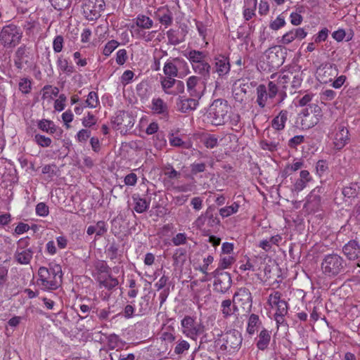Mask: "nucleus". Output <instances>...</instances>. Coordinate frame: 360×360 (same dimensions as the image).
I'll use <instances>...</instances> for the list:
<instances>
[{
  "mask_svg": "<svg viewBox=\"0 0 360 360\" xmlns=\"http://www.w3.org/2000/svg\"><path fill=\"white\" fill-rule=\"evenodd\" d=\"M113 355L117 358V360H136L135 354L127 352V349L120 352L119 354H111L110 355V360H114Z\"/></svg>",
  "mask_w": 360,
  "mask_h": 360,
  "instance_id": "obj_51",
  "label": "nucleus"
},
{
  "mask_svg": "<svg viewBox=\"0 0 360 360\" xmlns=\"http://www.w3.org/2000/svg\"><path fill=\"white\" fill-rule=\"evenodd\" d=\"M96 271L101 274H110L111 269L104 260H98L95 264Z\"/></svg>",
  "mask_w": 360,
  "mask_h": 360,
  "instance_id": "obj_55",
  "label": "nucleus"
},
{
  "mask_svg": "<svg viewBox=\"0 0 360 360\" xmlns=\"http://www.w3.org/2000/svg\"><path fill=\"white\" fill-rule=\"evenodd\" d=\"M192 68L196 74L200 75L205 82L210 78L212 66L206 60L195 65Z\"/></svg>",
  "mask_w": 360,
  "mask_h": 360,
  "instance_id": "obj_25",
  "label": "nucleus"
},
{
  "mask_svg": "<svg viewBox=\"0 0 360 360\" xmlns=\"http://www.w3.org/2000/svg\"><path fill=\"white\" fill-rule=\"evenodd\" d=\"M276 77V84L283 89H287L288 84H290L292 89H296L301 86L302 82V73L295 67L285 70L279 75L273 74L271 75V79Z\"/></svg>",
  "mask_w": 360,
  "mask_h": 360,
  "instance_id": "obj_3",
  "label": "nucleus"
},
{
  "mask_svg": "<svg viewBox=\"0 0 360 360\" xmlns=\"http://www.w3.org/2000/svg\"><path fill=\"white\" fill-rule=\"evenodd\" d=\"M182 333L187 338L196 340L198 335L205 332V326L197 323L195 319L191 316H185L181 321Z\"/></svg>",
  "mask_w": 360,
  "mask_h": 360,
  "instance_id": "obj_6",
  "label": "nucleus"
},
{
  "mask_svg": "<svg viewBox=\"0 0 360 360\" xmlns=\"http://www.w3.org/2000/svg\"><path fill=\"white\" fill-rule=\"evenodd\" d=\"M37 127L40 130L50 134L56 133L58 129L53 121L46 119L39 120Z\"/></svg>",
  "mask_w": 360,
  "mask_h": 360,
  "instance_id": "obj_35",
  "label": "nucleus"
},
{
  "mask_svg": "<svg viewBox=\"0 0 360 360\" xmlns=\"http://www.w3.org/2000/svg\"><path fill=\"white\" fill-rule=\"evenodd\" d=\"M307 32L302 27L292 29L290 31L286 32L285 34H283L282 39H281V42L285 45L289 44L295 39L301 40L302 39H304L307 37Z\"/></svg>",
  "mask_w": 360,
  "mask_h": 360,
  "instance_id": "obj_21",
  "label": "nucleus"
},
{
  "mask_svg": "<svg viewBox=\"0 0 360 360\" xmlns=\"http://www.w3.org/2000/svg\"><path fill=\"white\" fill-rule=\"evenodd\" d=\"M224 343L221 348L229 352L238 350L240 348L243 342L241 333L237 330L227 331L223 338Z\"/></svg>",
  "mask_w": 360,
  "mask_h": 360,
  "instance_id": "obj_11",
  "label": "nucleus"
},
{
  "mask_svg": "<svg viewBox=\"0 0 360 360\" xmlns=\"http://www.w3.org/2000/svg\"><path fill=\"white\" fill-rule=\"evenodd\" d=\"M22 33L16 25L4 26L0 32V40L5 47L15 46L21 40Z\"/></svg>",
  "mask_w": 360,
  "mask_h": 360,
  "instance_id": "obj_7",
  "label": "nucleus"
},
{
  "mask_svg": "<svg viewBox=\"0 0 360 360\" xmlns=\"http://www.w3.org/2000/svg\"><path fill=\"white\" fill-rule=\"evenodd\" d=\"M95 231L96 236H103L108 231L106 223L104 221H99L95 225Z\"/></svg>",
  "mask_w": 360,
  "mask_h": 360,
  "instance_id": "obj_63",
  "label": "nucleus"
},
{
  "mask_svg": "<svg viewBox=\"0 0 360 360\" xmlns=\"http://www.w3.org/2000/svg\"><path fill=\"white\" fill-rule=\"evenodd\" d=\"M167 37L168 38V43L171 45L176 46L183 41V40L179 38V32L172 29L167 32Z\"/></svg>",
  "mask_w": 360,
  "mask_h": 360,
  "instance_id": "obj_47",
  "label": "nucleus"
},
{
  "mask_svg": "<svg viewBox=\"0 0 360 360\" xmlns=\"http://www.w3.org/2000/svg\"><path fill=\"white\" fill-rule=\"evenodd\" d=\"M214 211L215 208L213 206L208 207L205 211V217H207V225L210 227H214L220 224V219Z\"/></svg>",
  "mask_w": 360,
  "mask_h": 360,
  "instance_id": "obj_36",
  "label": "nucleus"
},
{
  "mask_svg": "<svg viewBox=\"0 0 360 360\" xmlns=\"http://www.w3.org/2000/svg\"><path fill=\"white\" fill-rule=\"evenodd\" d=\"M169 143L172 146L182 147L184 148H189L191 145L182 141L181 139L177 136H174L173 134L169 137Z\"/></svg>",
  "mask_w": 360,
  "mask_h": 360,
  "instance_id": "obj_56",
  "label": "nucleus"
},
{
  "mask_svg": "<svg viewBox=\"0 0 360 360\" xmlns=\"http://www.w3.org/2000/svg\"><path fill=\"white\" fill-rule=\"evenodd\" d=\"M169 278L165 274L155 283V287L157 290H164L165 288H169Z\"/></svg>",
  "mask_w": 360,
  "mask_h": 360,
  "instance_id": "obj_59",
  "label": "nucleus"
},
{
  "mask_svg": "<svg viewBox=\"0 0 360 360\" xmlns=\"http://www.w3.org/2000/svg\"><path fill=\"white\" fill-rule=\"evenodd\" d=\"M164 174L169 179H178L181 177V173L174 169L172 165L167 164L163 168Z\"/></svg>",
  "mask_w": 360,
  "mask_h": 360,
  "instance_id": "obj_49",
  "label": "nucleus"
},
{
  "mask_svg": "<svg viewBox=\"0 0 360 360\" xmlns=\"http://www.w3.org/2000/svg\"><path fill=\"white\" fill-rule=\"evenodd\" d=\"M29 48L26 45L22 44L18 47L15 53L14 65L18 69L21 70L24 64H27L28 61L26 60L29 56Z\"/></svg>",
  "mask_w": 360,
  "mask_h": 360,
  "instance_id": "obj_22",
  "label": "nucleus"
},
{
  "mask_svg": "<svg viewBox=\"0 0 360 360\" xmlns=\"http://www.w3.org/2000/svg\"><path fill=\"white\" fill-rule=\"evenodd\" d=\"M360 192V187L357 183H351L342 189V194L348 198H355Z\"/></svg>",
  "mask_w": 360,
  "mask_h": 360,
  "instance_id": "obj_41",
  "label": "nucleus"
},
{
  "mask_svg": "<svg viewBox=\"0 0 360 360\" xmlns=\"http://www.w3.org/2000/svg\"><path fill=\"white\" fill-rule=\"evenodd\" d=\"M152 110L159 115H167L168 106L167 103L160 98H153L152 100Z\"/></svg>",
  "mask_w": 360,
  "mask_h": 360,
  "instance_id": "obj_32",
  "label": "nucleus"
},
{
  "mask_svg": "<svg viewBox=\"0 0 360 360\" xmlns=\"http://www.w3.org/2000/svg\"><path fill=\"white\" fill-rule=\"evenodd\" d=\"M19 89L22 94H29L31 91V82L27 78L21 79L19 82Z\"/></svg>",
  "mask_w": 360,
  "mask_h": 360,
  "instance_id": "obj_64",
  "label": "nucleus"
},
{
  "mask_svg": "<svg viewBox=\"0 0 360 360\" xmlns=\"http://www.w3.org/2000/svg\"><path fill=\"white\" fill-rule=\"evenodd\" d=\"M29 241V238H20L18 241L16 250L14 253L13 257L20 264H28L32 259L34 252L31 248H27L30 245Z\"/></svg>",
  "mask_w": 360,
  "mask_h": 360,
  "instance_id": "obj_9",
  "label": "nucleus"
},
{
  "mask_svg": "<svg viewBox=\"0 0 360 360\" xmlns=\"http://www.w3.org/2000/svg\"><path fill=\"white\" fill-rule=\"evenodd\" d=\"M38 275L37 283L42 290H56L62 283V268L57 264H51L49 268L41 266L38 270Z\"/></svg>",
  "mask_w": 360,
  "mask_h": 360,
  "instance_id": "obj_1",
  "label": "nucleus"
},
{
  "mask_svg": "<svg viewBox=\"0 0 360 360\" xmlns=\"http://www.w3.org/2000/svg\"><path fill=\"white\" fill-rule=\"evenodd\" d=\"M118 284V280L112 277L111 274H108L106 278L99 281L100 286L104 287L109 290L114 289Z\"/></svg>",
  "mask_w": 360,
  "mask_h": 360,
  "instance_id": "obj_43",
  "label": "nucleus"
},
{
  "mask_svg": "<svg viewBox=\"0 0 360 360\" xmlns=\"http://www.w3.org/2000/svg\"><path fill=\"white\" fill-rule=\"evenodd\" d=\"M173 265L174 266H182L186 259V250L184 248H177L173 256Z\"/></svg>",
  "mask_w": 360,
  "mask_h": 360,
  "instance_id": "obj_38",
  "label": "nucleus"
},
{
  "mask_svg": "<svg viewBox=\"0 0 360 360\" xmlns=\"http://www.w3.org/2000/svg\"><path fill=\"white\" fill-rule=\"evenodd\" d=\"M321 195H316L314 193H310L307 196L304 207L311 212H316L321 207Z\"/></svg>",
  "mask_w": 360,
  "mask_h": 360,
  "instance_id": "obj_29",
  "label": "nucleus"
},
{
  "mask_svg": "<svg viewBox=\"0 0 360 360\" xmlns=\"http://www.w3.org/2000/svg\"><path fill=\"white\" fill-rule=\"evenodd\" d=\"M135 122L134 117L127 112L120 111L115 120V123L119 126V129L127 131L131 129Z\"/></svg>",
  "mask_w": 360,
  "mask_h": 360,
  "instance_id": "obj_19",
  "label": "nucleus"
},
{
  "mask_svg": "<svg viewBox=\"0 0 360 360\" xmlns=\"http://www.w3.org/2000/svg\"><path fill=\"white\" fill-rule=\"evenodd\" d=\"M118 46L119 43L116 40L109 41L103 50V54L109 56Z\"/></svg>",
  "mask_w": 360,
  "mask_h": 360,
  "instance_id": "obj_58",
  "label": "nucleus"
},
{
  "mask_svg": "<svg viewBox=\"0 0 360 360\" xmlns=\"http://www.w3.org/2000/svg\"><path fill=\"white\" fill-rule=\"evenodd\" d=\"M190 349V344L185 340H179L174 347V353L180 355Z\"/></svg>",
  "mask_w": 360,
  "mask_h": 360,
  "instance_id": "obj_50",
  "label": "nucleus"
},
{
  "mask_svg": "<svg viewBox=\"0 0 360 360\" xmlns=\"http://www.w3.org/2000/svg\"><path fill=\"white\" fill-rule=\"evenodd\" d=\"M105 6L104 0H83V15L88 20H96L100 18Z\"/></svg>",
  "mask_w": 360,
  "mask_h": 360,
  "instance_id": "obj_8",
  "label": "nucleus"
},
{
  "mask_svg": "<svg viewBox=\"0 0 360 360\" xmlns=\"http://www.w3.org/2000/svg\"><path fill=\"white\" fill-rule=\"evenodd\" d=\"M213 72L217 73L221 78L226 76L231 70L229 58L224 55H219L214 58Z\"/></svg>",
  "mask_w": 360,
  "mask_h": 360,
  "instance_id": "obj_14",
  "label": "nucleus"
},
{
  "mask_svg": "<svg viewBox=\"0 0 360 360\" xmlns=\"http://www.w3.org/2000/svg\"><path fill=\"white\" fill-rule=\"evenodd\" d=\"M132 199L135 203L134 210L138 213L146 212L150 206V200L141 198L139 195L134 194Z\"/></svg>",
  "mask_w": 360,
  "mask_h": 360,
  "instance_id": "obj_33",
  "label": "nucleus"
},
{
  "mask_svg": "<svg viewBox=\"0 0 360 360\" xmlns=\"http://www.w3.org/2000/svg\"><path fill=\"white\" fill-rule=\"evenodd\" d=\"M260 323L261 322L259 321V316L252 314L249 317L247 333L251 335H253Z\"/></svg>",
  "mask_w": 360,
  "mask_h": 360,
  "instance_id": "obj_42",
  "label": "nucleus"
},
{
  "mask_svg": "<svg viewBox=\"0 0 360 360\" xmlns=\"http://www.w3.org/2000/svg\"><path fill=\"white\" fill-rule=\"evenodd\" d=\"M200 77L197 76H191L187 79L186 86L189 96L200 98L203 92L201 86L199 85Z\"/></svg>",
  "mask_w": 360,
  "mask_h": 360,
  "instance_id": "obj_20",
  "label": "nucleus"
},
{
  "mask_svg": "<svg viewBox=\"0 0 360 360\" xmlns=\"http://www.w3.org/2000/svg\"><path fill=\"white\" fill-rule=\"evenodd\" d=\"M278 93V86L274 81H269L267 86L264 84H259L256 88V103L262 109L264 108L271 101L276 98Z\"/></svg>",
  "mask_w": 360,
  "mask_h": 360,
  "instance_id": "obj_5",
  "label": "nucleus"
},
{
  "mask_svg": "<svg viewBox=\"0 0 360 360\" xmlns=\"http://www.w3.org/2000/svg\"><path fill=\"white\" fill-rule=\"evenodd\" d=\"M108 346L109 349H114L120 346H124L125 342L122 341L118 335L115 334H110L107 338Z\"/></svg>",
  "mask_w": 360,
  "mask_h": 360,
  "instance_id": "obj_46",
  "label": "nucleus"
},
{
  "mask_svg": "<svg viewBox=\"0 0 360 360\" xmlns=\"http://www.w3.org/2000/svg\"><path fill=\"white\" fill-rule=\"evenodd\" d=\"M200 99L195 97L179 96L176 101L177 109L182 113H188L195 110L199 105Z\"/></svg>",
  "mask_w": 360,
  "mask_h": 360,
  "instance_id": "obj_15",
  "label": "nucleus"
},
{
  "mask_svg": "<svg viewBox=\"0 0 360 360\" xmlns=\"http://www.w3.org/2000/svg\"><path fill=\"white\" fill-rule=\"evenodd\" d=\"M281 293L274 292L269 296L268 302L273 307H276V314L285 315L288 312L287 302L281 299Z\"/></svg>",
  "mask_w": 360,
  "mask_h": 360,
  "instance_id": "obj_17",
  "label": "nucleus"
},
{
  "mask_svg": "<svg viewBox=\"0 0 360 360\" xmlns=\"http://www.w3.org/2000/svg\"><path fill=\"white\" fill-rule=\"evenodd\" d=\"M266 63L269 69H278L285 60V53L281 46H273L268 49L266 52Z\"/></svg>",
  "mask_w": 360,
  "mask_h": 360,
  "instance_id": "obj_10",
  "label": "nucleus"
},
{
  "mask_svg": "<svg viewBox=\"0 0 360 360\" xmlns=\"http://www.w3.org/2000/svg\"><path fill=\"white\" fill-rule=\"evenodd\" d=\"M280 143L278 141H270L269 139H262L259 146L262 150L275 152L278 150Z\"/></svg>",
  "mask_w": 360,
  "mask_h": 360,
  "instance_id": "obj_44",
  "label": "nucleus"
},
{
  "mask_svg": "<svg viewBox=\"0 0 360 360\" xmlns=\"http://www.w3.org/2000/svg\"><path fill=\"white\" fill-rule=\"evenodd\" d=\"M335 134L333 138L334 148L340 150L342 149L349 141V133L347 127L343 124H338L335 126Z\"/></svg>",
  "mask_w": 360,
  "mask_h": 360,
  "instance_id": "obj_12",
  "label": "nucleus"
},
{
  "mask_svg": "<svg viewBox=\"0 0 360 360\" xmlns=\"http://www.w3.org/2000/svg\"><path fill=\"white\" fill-rule=\"evenodd\" d=\"M52 6L58 10L62 11L70 6L71 0H49Z\"/></svg>",
  "mask_w": 360,
  "mask_h": 360,
  "instance_id": "obj_53",
  "label": "nucleus"
},
{
  "mask_svg": "<svg viewBox=\"0 0 360 360\" xmlns=\"http://www.w3.org/2000/svg\"><path fill=\"white\" fill-rule=\"evenodd\" d=\"M64 39L62 35H57L53 41V49L56 53H60L63 50Z\"/></svg>",
  "mask_w": 360,
  "mask_h": 360,
  "instance_id": "obj_62",
  "label": "nucleus"
},
{
  "mask_svg": "<svg viewBox=\"0 0 360 360\" xmlns=\"http://www.w3.org/2000/svg\"><path fill=\"white\" fill-rule=\"evenodd\" d=\"M346 266V262L341 256L332 253L324 256L321 268L325 276L335 277L345 271Z\"/></svg>",
  "mask_w": 360,
  "mask_h": 360,
  "instance_id": "obj_2",
  "label": "nucleus"
},
{
  "mask_svg": "<svg viewBox=\"0 0 360 360\" xmlns=\"http://www.w3.org/2000/svg\"><path fill=\"white\" fill-rule=\"evenodd\" d=\"M185 56L191 62L192 68L195 65L203 62L207 58L205 52L197 50H191L187 54H185Z\"/></svg>",
  "mask_w": 360,
  "mask_h": 360,
  "instance_id": "obj_28",
  "label": "nucleus"
},
{
  "mask_svg": "<svg viewBox=\"0 0 360 360\" xmlns=\"http://www.w3.org/2000/svg\"><path fill=\"white\" fill-rule=\"evenodd\" d=\"M232 279L231 274L228 272L221 274L217 279H214V289L215 291L224 294L231 287Z\"/></svg>",
  "mask_w": 360,
  "mask_h": 360,
  "instance_id": "obj_16",
  "label": "nucleus"
},
{
  "mask_svg": "<svg viewBox=\"0 0 360 360\" xmlns=\"http://www.w3.org/2000/svg\"><path fill=\"white\" fill-rule=\"evenodd\" d=\"M99 103L98 96L96 92L91 91L87 96L84 107L96 108Z\"/></svg>",
  "mask_w": 360,
  "mask_h": 360,
  "instance_id": "obj_48",
  "label": "nucleus"
},
{
  "mask_svg": "<svg viewBox=\"0 0 360 360\" xmlns=\"http://www.w3.org/2000/svg\"><path fill=\"white\" fill-rule=\"evenodd\" d=\"M305 138L302 135H297L291 138L288 142V146L289 148L295 149L297 146L304 142Z\"/></svg>",
  "mask_w": 360,
  "mask_h": 360,
  "instance_id": "obj_60",
  "label": "nucleus"
},
{
  "mask_svg": "<svg viewBox=\"0 0 360 360\" xmlns=\"http://www.w3.org/2000/svg\"><path fill=\"white\" fill-rule=\"evenodd\" d=\"M233 302L236 306L240 305L245 311H250L252 307V297L249 289L239 288L233 295Z\"/></svg>",
  "mask_w": 360,
  "mask_h": 360,
  "instance_id": "obj_13",
  "label": "nucleus"
},
{
  "mask_svg": "<svg viewBox=\"0 0 360 360\" xmlns=\"http://www.w3.org/2000/svg\"><path fill=\"white\" fill-rule=\"evenodd\" d=\"M318 122V119L315 116L311 115L310 117H304L301 119V125L302 129H308L313 127Z\"/></svg>",
  "mask_w": 360,
  "mask_h": 360,
  "instance_id": "obj_54",
  "label": "nucleus"
},
{
  "mask_svg": "<svg viewBox=\"0 0 360 360\" xmlns=\"http://www.w3.org/2000/svg\"><path fill=\"white\" fill-rule=\"evenodd\" d=\"M288 112L286 110H282L279 112L271 121V127L276 131H281L285 128L288 120Z\"/></svg>",
  "mask_w": 360,
  "mask_h": 360,
  "instance_id": "obj_27",
  "label": "nucleus"
},
{
  "mask_svg": "<svg viewBox=\"0 0 360 360\" xmlns=\"http://www.w3.org/2000/svg\"><path fill=\"white\" fill-rule=\"evenodd\" d=\"M342 252L349 260L360 258V245L356 240H350L342 247Z\"/></svg>",
  "mask_w": 360,
  "mask_h": 360,
  "instance_id": "obj_18",
  "label": "nucleus"
},
{
  "mask_svg": "<svg viewBox=\"0 0 360 360\" xmlns=\"http://www.w3.org/2000/svg\"><path fill=\"white\" fill-rule=\"evenodd\" d=\"M337 70L331 64L321 65L317 69L318 77L321 82L326 83L332 79L331 77L336 74Z\"/></svg>",
  "mask_w": 360,
  "mask_h": 360,
  "instance_id": "obj_23",
  "label": "nucleus"
},
{
  "mask_svg": "<svg viewBox=\"0 0 360 360\" xmlns=\"http://www.w3.org/2000/svg\"><path fill=\"white\" fill-rule=\"evenodd\" d=\"M229 108L227 101L222 98L215 99L209 108V117L212 124L216 126L224 124Z\"/></svg>",
  "mask_w": 360,
  "mask_h": 360,
  "instance_id": "obj_4",
  "label": "nucleus"
},
{
  "mask_svg": "<svg viewBox=\"0 0 360 360\" xmlns=\"http://www.w3.org/2000/svg\"><path fill=\"white\" fill-rule=\"evenodd\" d=\"M240 205L238 202H234L231 205L222 207L219 210V214L223 217H228L238 211Z\"/></svg>",
  "mask_w": 360,
  "mask_h": 360,
  "instance_id": "obj_45",
  "label": "nucleus"
},
{
  "mask_svg": "<svg viewBox=\"0 0 360 360\" xmlns=\"http://www.w3.org/2000/svg\"><path fill=\"white\" fill-rule=\"evenodd\" d=\"M159 22L166 27L170 26L173 22V15L167 6L160 7L156 12Z\"/></svg>",
  "mask_w": 360,
  "mask_h": 360,
  "instance_id": "obj_24",
  "label": "nucleus"
},
{
  "mask_svg": "<svg viewBox=\"0 0 360 360\" xmlns=\"http://www.w3.org/2000/svg\"><path fill=\"white\" fill-rule=\"evenodd\" d=\"M221 307L223 316L226 319L236 314L238 310V306H236L233 302L232 304L231 300H225L222 301Z\"/></svg>",
  "mask_w": 360,
  "mask_h": 360,
  "instance_id": "obj_31",
  "label": "nucleus"
},
{
  "mask_svg": "<svg viewBox=\"0 0 360 360\" xmlns=\"http://www.w3.org/2000/svg\"><path fill=\"white\" fill-rule=\"evenodd\" d=\"M133 21L136 26L142 31L143 30H149L153 26V20L143 14H139Z\"/></svg>",
  "mask_w": 360,
  "mask_h": 360,
  "instance_id": "obj_30",
  "label": "nucleus"
},
{
  "mask_svg": "<svg viewBox=\"0 0 360 360\" xmlns=\"http://www.w3.org/2000/svg\"><path fill=\"white\" fill-rule=\"evenodd\" d=\"M34 141L37 145L44 148L49 147L52 143V141L49 137H46L39 134L34 136Z\"/></svg>",
  "mask_w": 360,
  "mask_h": 360,
  "instance_id": "obj_52",
  "label": "nucleus"
},
{
  "mask_svg": "<svg viewBox=\"0 0 360 360\" xmlns=\"http://www.w3.org/2000/svg\"><path fill=\"white\" fill-rule=\"evenodd\" d=\"M258 340L257 342V347L259 350H264L267 348L271 336L269 332L266 329H263L258 336Z\"/></svg>",
  "mask_w": 360,
  "mask_h": 360,
  "instance_id": "obj_37",
  "label": "nucleus"
},
{
  "mask_svg": "<svg viewBox=\"0 0 360 360\" xmlns=\"http://www.w3.org/2000/svg\"><path fill=\"white\" fill-rule=\"evenodd\" d=\"M105 253L110 261L120 259L122 257V252L120 250V245L115 240H112L107 245Z\"/></svg>",
  "mask_w": 360,
  "mask_h": 360,
  "instance_id": "obj_26",
  "label": "nucleus"
},
{
  "mask_svg": "<svg viewBox=\"0 0 360 360\" xmlns=\"http://www.w3.org/2000/svg\"><path fill=\"white\" fill-rule=\"evenodd\" d=\"M176 80L174 77H165L161 79L162 87L166 93H169L167 90L171 89L176 84Z\"/></svg>",
  "mask_w": 360,
  "mask_h": 360,
  "instance_id": "obj_57",
  "label": "nucleus"
},
{
  "mask_svg": "<svg viewBox=\"0 0 360 360\" xmlns=\"http://www.w3.org/2000/svg\"><path fill=\"white\" fill-rule=\"evenodd\" d=\"M56 63L58 69L68 75H70L75 72L74 66L70 65L68 60L61 56L58 58Z\"/></svg>",
  "mask_w": 360,
  "mask_h": 360,
  "instance_id": "obj_39",
  "label": "nucleus"
},
{
  "mask_svg": "<svg viewBox=\"0 0 360 360\" xmlns=\"http://www.w3.org/2000/svg\"><path fill=\"white\" fill-rule=\"evenodd\" d=\"M245 7L243 10V17L245 20H250L255 15V10L257 8V0H246L245 1Z\"/></svg>",
  "mask_w": 360,
  "mask_h": 360,
  "instance_id": "obj_34",
  "label": "nucleus"
},
{
  "mask_svg": "<svg viewBox=\"0 0 360 360\" xmlns=\"http://www.w3.org/2000/svg\"><path fill=\"white\" fill-rule=\"evenodd\" d=\"M285 25V19L281 15H278L274 21H272L269 27L273 30H278L280 28L284 27Z\"/></svg>",
  "mask_w": 360,
  "mask_h": 360,
  "instance_id": "obj_61",
  "label": "nucleus"
},
{
  "mask_svg": "<svg viewBox=\"0 0 360 360\" xmlns=\"http://www.w3.org/2000/svg\"><path fill=\"white\" fill-rule=\"evenodd\" d=\"M179 58H175L173 61L167 62L163 68L164 74L166 77H176L178 75V68L174 64L175 61H179Z\"/></svg>",
  "mask_w": 360,
  "mask_h": 360,
  "instance_id": "obj_40",
  "label": "nucleus"
}]
</instances>
